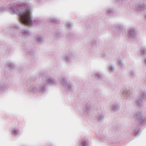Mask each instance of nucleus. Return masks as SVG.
<instances>
[{"mask_svg":"<svg viewBox=\"0 0 146 146\" xmlns=\"http://www.w3.org/2000/svg\"><path fill=\"white\" fill-rule=\"evenodd\" d=\"M5 11H9L11 14L18 15L19 21L21 24L28 26L32 25L33 16L28 3H22L13 6L10 5L7 7L3 6L0 7V12Z\"/></svg>","mask_w":146,"mask_h":146,"instance_id":"1","label":"nucleus"},{"mask_svg":"<svg viewBox=\"0 0 146 146\" xmlns=\"http://www.w3.org/2000/svg\"><path fill=\"white\" fill-rule=\"evenodd\" d=\"M61 83L64 87L67 92L72 91L74 90L72 84L70 82H67V80L64 77H61L59 78Z\"/></svg>","mask_w":146,"mask_h":146,"instance_id":"2","label":"nucleus"},{"mask_svg":"<svg viewBox=\"0 0 146 146\" xmlns=\"http://www.w3.org/2000/svg\"><path fill=\"white\" fill-rule=\"evenodd\" d=\"M133 116L138 123L144 125L146 124V117L143 116L141 112L134 114Z\"/></svg>","mask_w":146,"mask_h":146,"instance_id":"3","label":"nucleus"},{"mask_svg":"<svg viewBox=\"0 0 146 146\" xmlns=\"http://www.w3.org/2000/svg\"><path fill=\"white\" fill-rule=\"evenodd\" d=\"M146 100V90H142L140 92L139 96L137 100L135 101L136 105L139 107H141L144 101Z\"/></svg>","mask_w":146,"mask_h":146,"instance_id":"4","label":"nucleus"},{"mask_svg":"<svg viewBox=\"0 0 146 146\" xmlns=\"http://www.w3.org/2000/svg\"><path fill=\"white\" fill-rule=\"evenodd\" d=\"M27 87L29 88L28 91L33 94H35L39 92L38 87L37 86L34 85L31 82L29 83V82H28Z\"/></svg>","mask_w":146,"mask_h":146,"instance_id":"5","label":"nucleus"},{"mask_svg":"<svg viewBox=\"0 0 146 146\" xmlns=\"http://www.w3.org/2000/svg\"><path fill=\"white\" fill-rule=\"evenodd\" d=\"M133 8L138 11H141L146 9V5L143 2L135 3V6Z\"/></svg>","mask_w":146,"mask_h":146,"instance_id":"6","label":"nucleus"},{"mask_svg":"<svg viewBox=\"0 0 146 146\" xmlns=\"http://www.w3.org/2000/svg\"><path fill=\"white\" fill-rule=\"evenodd\" d=\"M127 37L129 38H135L137 36V33L134 28L129 29L128 31Z\"/></svg>","mask_w":146,"mask_h":146,"instance_id":"7","label":"nucleus"},{"mask_svg":"<svg viewBox=\"0 0 146 146\" xmlns=\"http://www.w3.org/2000/svg\"><path fill=\"white\" fill-rule=\"evenodd\" d=\"M123 29V25L120 24L113 25L111 27V30L115 33L122 31Z\"/></svg>","mask_w":146,"mask_h":146,"instance_id":"8","label":"nucleus"},{"mask_svg":"<svg viewBox=\"0 0 146 146\" xmlns=\"http://www.w3.org/2000/svg\"><path fill=\"white\" fill-rule=\"evenodd\" d=\"M15 65L12 62H8L6 64L5 66V70L4 71L5 74L6 75L7 73V70L8 69L9 71L13 69H14Z\"/></svg>","mask_w":146,"mask_h":146,"instance_id":"9","label":"nucleus"},{"mask_svg":"<svg viewBox=\"0 0 146 146\" xmlns=\"http://www.w3.org/2000/svg\"><path fill=\"white\" fill-rule=\"evenodd\" d=\"M73 54L71 52H68L66 53L64 56L63 57V59L67 62H69L73 57Z\"/></svg>","mask_w":146,"mask_h":146,"instance_id":"10","label":"nucleus"},{"mask_svg":"<svg viewBox=\"0 0 146 146\" xmlns=\"http://www.w3.org/2000/svg\"><path fill=\"white\" fill-rule=\"evenodd\" d=\"M48 84L45 82H42L39 84L38 87L39 92H44L47 89Z\"/></svg>","mask_w":146,"mask_h":146,"instance_id":"11","label":"nucleus"},{"mask_svg":"<svg viewBox=\"0 0 146 146\" xmlns=\"http://www.w3.org/2000/svg\"><path fill=\"white\" fill-rule=\"evenodd\" d=\"M133 132L135 133V134L134 135L135 136H138L140 135L141 132L140 128H139L138 125H137L135 127L133 128Z\"/></svg>","mask_w":146,"mask_h":146,"instance_id":"12","label":"nucleus"},{"mask_svg":"<svg viewBox=\"0 0 146 146\" xmlns=\"http://www.w3.org/2000/svg\"><path fill=\"white\" fill-rule=\"evenodd\" d=\"M123 95L124 96L125 99H129L130 98L131 94L129 91L127 90H124L123 91Z\"/></svg>","mask_w":146,"mask_h":146,"instance_id":"13","label":"nucleus"},{"mask_svg":"<svg viewBox=\"0 0 146 146\" xmlns=\"http://www.w3.org/2000/svg\"><path fill=\"white\" fill-rule=\"evenodd\" d=\"M91 102H89L87 103L86 105V111L88 114H89V113L91 111Z\"/></svg>","mask_w":146,"mask_h":146,"instance_id":"14","label":"nucleus"},{"mask_svg":"<svg viewBox=\"0 0 146 146\" xmlns=\"http://www.w3.org/2000/svg\"><path fill=\"white\" fill-rule=\"evenodd\" d=\"M120 108V105L116 104L112 105L111 107V110L114 111H116L118 110Z\"/></svg>","mask_w":146,"mask_h":146,"instance_id":"15","label":"nucleus"},{"mask_svg":"<svg viewBox=\"0 0 146 146\" xmlns=\"http://www.w3.org/2000/svg\"><path fill=\"white\" fill-rule=\"evenodd\" d=\"M8 87V85L5 83H3L0 84V90L1 91L5 90Z\"/></svg>","mask_w":146,"mask_h":146,"instance_id":"16","label":"nucleus"},{"mask_svg":"<svg viewBox=\"0 0 146 146\" xmlns=\"http://www.w3.org/2000/svg\"><path fill=\"white\" fill-rule=\"evenodd\" d=\"M36 40L39 44L42 43L43 42V38L41 36H37L36 38Z\"/></svg>","mask_w":146,"mask_h":146,"instance_id":"17","label":"nucleus"},{"mask_svg":"<svg viewBox=\"0 0 146 146\" xmlns=\"http://www.w3.org/2000/svg\"><path fill=\"white\" fill-rule=\"evenodd\" d=\"M140 54L141 56L145 57L146 56V47H144L141 48Z\"/></svg>","mask_w":146,"mask_h":146,"instance_id":"18","label":"nucleus"},{"mask_svg":"<svg viewBox=\"0 0 146 146\" xmlns=\"http://www.w3.org/2000/svg\"><path fill=\"white\" fill-rule=\"evenodd\" d=\"M21 33L23 36H29L30 35V33L27 29L22 30L21 31Z\"/></svg>","mask_w":146,"mask_h":146,"instance_id":"19","label":"nucleus"},{"mask_svg":"<svg viewBox=\"0 0 146 146\" xmlns=\"http://www.w3.org/2000/svg\"><path fill=\"white\" fill-rule=\"evenodd\" d=\"M19 133V130L18 129L14 128L11 130V134L12 135L17 136Z\"/></svg>","mask_w":146,"mask_h":146,"instance_id":"20","label":"nucleus"},{"mask_svg":"<svg viewBox=\"0 0 146 146\" xmlns=\"http://www.w3.org/2000/svg\"><path fill=\"white\" fill-rule=\"evenodd\" d=\"M104 118V115L102 113L99 114L97 116V119L99 121H101L103 120Z\"/></svg>","mask_w":146,"mask_h":146,"instance_id":"21","label":"nucleus"},{"mask_svg":"<svg viewBox=\"0 0 146 146\" xmlns=\"http://www.w3.org/2000/svg\"><path fill=\"white\" fill-rule=\"evenodd\" d=\"M102 75L100 72L96 73L94 75L95 78H97L98 79H101L102 78Z\"/></svg>","mask_w":146,"mask_h":146,"instance_id":"22","label":"nucleus"},{"mask_svg":"<svg viewBox=\"0 0 146 146\" xmlns=\"http://www.w3.org/2000/svg\"><path fill=\"white\" fill-rule=\"evenodd\" d=\"M26 52L27 54L30 56L33 55L34 53L33 50L31 49H27Z\"/></svg>","mask_w":146,"mask_h":146,"instance_id":"23","label":"nucleus"},{"mask_svg":"<svg viewBox=\"0 0 146 146\" xmlns=\"http://www.w3.org/2000/svg\"><path fill=\"white\" fill-rule=\"evenodd\" d=\"M55 79L53 78L49 79L47 80V84H53L54 83Z\"/></svg>","mask_w":146,"mask_h":146,"instance_id":"24","label":"nucleus"},{"mask_svg":"<svg viewBox=\"0 0 146 146\" xmlns=\"http://www.w3.org/2000/svg\"><path fill=\"white\" fill-rule=\"evenodd\" d=\"M49 21L50 22L52 23H57L58 22V21L56 18H50L49 19Z\"/></svg>","mask_w":146,"mask_h":146,"instance_id":"25","label":"nucleus"},{"mask_svg":"<svg viewBox=\"0 0 146 146\" xmlns=\"http://www.w3.org/2000/svg\"><path fill=\"white\" fill-rule=\"evenodd\" d=\"M66 27L68 29H71L73 26L72 24L70 23H67L66 24Z\"/></svg>","mask_w":146,"mask_h":146,"instance_id":"26","label":"nucleus"},{"mask_svg":"<svg viewBox=\"0 0 146 146\" xmlns=\"http://www.w3.org/2000/svg\"><path fill=\"white\" fill-rule=\"evenodd\" d=\"M118 65L120 68H122L123 66V64L122 60L119 59L118 61Z\"/></svg>","mask_w":146,"mask_h":146,"instance_id":"27","label":"nucleus"},{"mask_svg":"<svg viewBox=\"0 0 146 146\" xmlns=\"http://www.w3.org/2000/svg\"><path fill=\"white\" fill-rule=\"evenodd\" d=\"M5 50V53L6 54H8L10 50V48L7 46H6L4 48Z\"/></svg>","mask_w":146,"mask_h":146,"instance_id":"28","label":"nucleus"},{"mask_svg":"<svg viewBox=\"0 0 146 146\" xmlns=\"http://www.w3.org/2000/svg\"><path fill=\"white\" fill-rule=\"evenodd\" d=\"M11 28L13 29H17L19 28L18 25L16 24H13L12 25H11Z\"/></svg>","mask_w":146,"mask_h":146,"instance_id":"29","label":"nucleus"},{"mask_svg":"<svg viewBox=\"0 0 146 146\" xmlns=\"http://www.w3.org/2000/svg\"><path fill=\"white\" fill-rule=\"evenodd\" d=\"M106 12L110 15L112 14L113 13V11L112 9H108L106 10Z\"/></svg>","mask_w":146,"mask_h":146,"instance_id":"30","label":"nucleus"},{"mask_svg":"<svg viewBox=\"0 0 146 146\" xmlns=\"http://www.w3.org/2000/svg\"><path fill=\"white\" fill-rule=\"evenodd\" d=\"M130 76L131 77H134L136 76V74L133 71H131L130 72Z\"/></svg>","mask_w":146,"mask_h":146,"instance_id":"31","label":"nucleus"},{"mask_svg":"<svg viewBox=\"0 0 146 146\" xmlns=\"http://www.w3.org/2000/svg\"><path fill=\"white\" fill-rule=\"evenodd\" d=\"M108 138L106 137H104L103 138H102L101 139H100V140L102 141L105 142H106V141L108 140Z\"/></svg>","mask_w":146,"mask_h":146,"instance_id":"32","label":"nucleus"},{"mask_svg":"<svg viewBox=\"0 0 146 146\" xmlns=\"http://www.w3.org/2000/svg\"><path fill=\"white\" fill-rule=\"evenodd\" d=\"M81 144L82 146H87V143L86 141H81Z\"/></svg>","mask_w":146,"mask_h":146,"instance_id":"33","label":"nucleus"},{"mask_svg":"<svg viewBox=\"0 0 146 146\" xmlns=\"http://www.w3.org/2000/svg\"><path fill=\"white\" fill-rule=\"evenodd\" d=\"M60 33L58 32L56 33L55 35V36L56 37V39H58L60 37Z\"/></svg>","mask_w":146,"mask_h":146,"instance_id":"34","label":"nucleus"},{"mask_svg":"<svg viewBox=\"0 0 146 146\" xmlns=\"http://www.w3.org/2000/svg\"><path fill=\"white\" fill-rule=\"evenodd\" d=\"M114 69V67H113L112 65H111L110 66V68L109 70L110 73L113 72Z\"/></svg>","mask_w":146,"mask_h":146,"instance_id":"35","label":"nucleus"},{"mask_svg":"<svg viewBox=\"0 0 146 146\" xmlns=\"http://www.w3.org/2000/svg\"><path fill=\"white\" fill-rule=\"evenodd\" d=\"M115 2L117 3H119V2H121L122 3V4H123V3L124 2V0H115Z\"/></svg>","mask_w":146,"mask_h":146,"instance_id":"36","label":"nucleus"},{"mask_svg":"<svg viewBox=\"0 0 146 146\" xmlns=\"http://www.w3.org/2000/svg\"><path fill=\"white\" fill-rule=\"evenodd\" d=\"M143 63V64L146 65V58L144 59Z\"/></svg>","mask_w":146,"mask_h":146,"instance_id":"37","label":"nucleus"},{"mask_svg":"<svg viewBox=\"0 0 146 146\" xmlns=\"http://www.w3.org/2000/svg\"><path fill=\"white\" fill-rule=\"evenodd\" d=\"M35 1L37 3H39L42 1L43 0H35Z\"/></svg>","mask_w":146,"mask_h":146,"instance_id":"38","label":"nucleus"},{"mask_svg":"<svg viewBox=\"0 0 146 146\" xmlns=\"http://www.w3.org/2000/svg\"><path fill=\"white\" fill-rule=\"evenodd\" d=\"M96 42V41L95 40H94L92 42V45L94 46Z\"/></svg>","mask_w":146,"mask_h":146,"instance_id":"39","label":"nucleus"},{"mask_svg":"<svg viewBox=\"0 0 146 146\" xmlns=\"http://www.w3.org/2000/svg\"><path fill=\"white\" fill-rule=\"evenodd\" d=\"M38 21H36V20L34 21V22L36 24H38Z\"/></svg>","mask_w":146,"mask_h":146,"instance_id":"40","label":"nucleus"},{"mask_svg":"<svg viewBox=\"0 0 146 146\" xmlns=\"http://www.w3.org/2000/svg\"><path fill=\"white\" fill-rule=\"evenodd\" d=\"M144 16L145 18L146 19V14Z\"/></svg>","mask_w":146,"mask_h":146,"instance_id":"41","label":"nucleus"},{"mask_svg":"<svg viewBox=\"0 0 146 146\" xmlns=\"http://www.w3.org/2000/svg\"><path fill=\"white\" fill-rule=\"evenodd\" d=\"M145 82H146V79H145Z\"/></svg>","mask_w":146,"mask_h":146,"instance_id":"42","label":"nucleus"}]
</instances>
